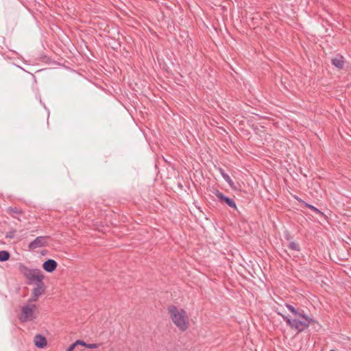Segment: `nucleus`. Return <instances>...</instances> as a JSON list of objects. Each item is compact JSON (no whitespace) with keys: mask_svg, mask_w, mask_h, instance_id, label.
Listing matches in <instances>:
<instances>
[{"mask_svg":"<svg viewBox=\"0 0 351 351\" xmlns=\"http://www.w3.org/2000/svg\"><path fill=\"white\" fill-rule=\"evenodd\" d=\"M276 313L282 316L283 320L291 329L297 330L298 332L304 331L309 326L316 323L315 320L305 314L300 313L295 317H289L279 311H276Z\"/></svg>","mask_w":351,"mask_h":351,"instance_id":"1","label":"nucleus"},{"mask_svg":"<svg viewBox=\"0 0 351 351\" xmlns=\"http://www.w3.org/2000/svg\"><path fill=\"white\" fill-rule=\"evenodd\" d=\"M168 313L174 324L182 331H185L189 327V319L184 309H178L176 306L168 307Z\"/></svg>","mask_w":351,"mask_h":351,"instance_id":"2","label":"nucleus"},{"mask_svg":"<svg viewBox=\"0 0 351 351\" xmlns=\"http://www.w3.org/2000/svg\"><path fill=\"white\" fill-rule=\"evenodd\" d=\"M19 270L25 277L28 285L36 284L45 278L39 269H30L23 263L19 264Z\"/></svg>","mask_w":351,"mask_h":351,"instance_id":"3","label":"nucleus"},{"mask_svg":"<svg viewBox=\"0 0 351 351\" xmlns=\"http://www.w3.org/2000/svg\"><path fill=\"white\" fill-rule=\"evenodd\" d=\"M37 308L36 304H27L22 306L21 312L19 315V319L22 323L34 321L36 319L37 316L35 313V311Z\"/></svg>","mask_w":351,"mask_h":351,"instance_id":"4","label":"nucleus"},{"mask_svg":"<svg viewBox=\"0 0 351 351\" xmlns=\"http://www.w3.org/2000/svg\"><path fill=\"white\" fill-rule=\"evenodd\" d=\"M49 236L38 237L29 244V250H35L38 247L47 246L49 244Z\"/></svg>","mask_w":351,"mask_h":351,"instance_id":"5","label":"nucleus"},{"mask_svg":"<svg viewBox=\"0 0 351 351\" xmlns=\"http://www.w3.org/2000/svg\"><path fill=\"white\" fill-rule=\"evenodd\" d=\"M214 195L216 196V197L218 199L219 202H223L226 204L229 207L237 209V205L235 202L233 200V199L227 197L224 195L221 191L219 190H215L213 192Z\"/></svg>","mask_w":351,"mask_h":351,"instance_id":"6","label":"nucleus"},{"mask_svg":"<svg viewBox=\"0 0 351 351\" xmlns=\"http://www.w3.org/2000/svg\"><path fill=\"white\" fill-rule=\"evenodd\" d=\"M58 267L57 262L53 259H48L43 264V268L49 273L54 271Z\"/></svg>","mask_w":351,"mask_h":351,"instance_id":"7","label":"nucleus"},{"mask_svg":"<svg viewBox=\"0 0 351 351\" xmlns=\"http://www.w3.org/2000/svg\"><path fill=\"white\" fill-rule=\"evenodd\" d=\"M36 286L32 289V292L34 293V297H40L42 294H43L45 291L46 287L43 282L41 280L35 284Z\"/></svg>","mask_w":351,"mask_h":351,"instance_id":"8","label":"nucleus"},{"mask_svg":"<svg viewBox=\"0 0 351 351\" xmlns=\"http://www.w3.org/2000/svg\"><path fill=\"white\" fill-rule=\"evenodd\" d=\"M331 62L335 67L341 69L344 65V58L341 55L337 54L331 59Z\"/></svg>","mask_w":351,"mask_h":351,"instance_id":"9","label":"nucleus"},{"mask_svg":"<svg viewBox=\"0 0 351 351\" xmlns=\"http://www.w3.org/2000/svg\"><path fill=\"white\" fill-rule=\"evenodd\" d=\"M34 343L37 348H43L47 343L46 338L41 335H36L34 337Z\"/></svg>","mask_w":351,"mask_h":351,"instance_id":"10","label":"nucleus"},{"mask_svg":"<svg viewBox=\"0 0 351 351\" xmlns=\"http://www.w3.org/2000/svg\"><path fill=\"white\" fill-rule=\"evenodd\" d=\"M8 213H9L12 217L17 218V215H19L22 213V210L19 209L16 207H9L7 210Z\"/></svg>","mask_w":351,"mask_h":351,"instance_id":"11","label":"nucleus"},{"mask_svg":"<svg viewBox=\"0 0 351 351\" xmlns=\"http://www.w3.org/2000/svg\"><path fill=\"white\" fill-rule=\"evenodd\" d=\"M10 254L6 250L0 251V261L5 262L10 259Z\"/></svg>","mask_w":351,"mask_h":351,"instance_id":"12","label":"nucleus"},{"mask_svg":"<svg viewBox=\"0 0 351 351\" xmlns=\"http://www.w3.org/2000/svg\"><path fill=\"white\" fill-rule=\"evenodd\" d=\"M285 306L292 313L293 317H295V316L298 315V314L301 313L300 312L298 311V310L297 308H295L294 306H293L292 305H291L288 303H286Z\"/></svg>","mask_w":351,"mask_h":351,"instance_id":"13","label":"nucleus"},{"mask_svg":"<svg viewBox=\"0 0 351 351\" xmlns=\"http://www.w3.org/2000/svg\"><path fill=\"white\" fill-rule=\"evenodd\" d=\"M305 207L308 208L309 209H311V210L314 211L315 213L319 214L321 216L324 215V213L321 210H319L318 208H317L316 207H315L313 205H311L308 203H305Z\"/></svg>","mask_w":351,"mask_h":351,"instance_id":"14","label":"nucleus"},{"mask_svg":"<svg viewBox=\"0 0 351 351\" xmlns=\"http://www.w3.org/2000/svg\"><path fill=\"white\" fill-rule=\"evenodd\" d=\"M288 247L289 249L291 250H294V251H300V245L298 243L294 242V241H291L289 243L288 245Z\"/></svg>","mask_w":351,"mask_h":351,"instance_id":"15","label":"nucleus"},{"mask_svg":"<svg viewBox=\"0 0 351 351\" xmlns=\"http://www.w3.org/2000/svg\"><path fill=\"white\" fill-rule=\"evenodd\" d=\"M16 232V230H11V231H10V232L6 233L5 237L7 239H13L15 237Z\"/></svg>","mask_w":351,"mask_h":351,"instance_id":"16","label":"nucleus"},{"mask_svg":"<svg viewBox=\"0 0 351 351\" xmlns=\"http://www.w3.org/2000/svg\"><path fill=\"white\" fill-rule=\"evenodd\" d=\"M219 171L221 173L223 178L225 180V181L229 180L230 176L225 172V171L222 168H219Z\"/></svg>","mask_w":351,"mask_h":351,"instance_id":"17","label":"nucleus"},{"mask_svg":"<svg viewBox=\"0 0 351 351\" xmlns=\"http://www.w3.org/2000/svg\"><path fill=\"white\" fill-rule=\"evenodd\" d=\"M85 347L88 348H91V349H95V348H97L99 347V344L97 343H86V346Z\"/></svg>","mask_w":351,"mask_h":351,"instance_id":"18","label":"nucleus"},{"mask_svg":"<svg viewBox=\"0 0 351 351\" xmlns=\"http://www.w3.org/2000/svg\"><path fill=\"white\" fill-rule=\"evenodd\" d=\"M38 297H34V293H32L30 298L27 301V304H30L38 300Z\"/></svg>","mask_w":351,"mask_h":351,"instance_id":"19","label":"nucleus"},{"mask_svg":"<svg viewBox=\"0 0 351 351\" xmlns=\"http://www.w3.org/2000/svg\"><path fill=\"white\" fill-rule=\"evenodd\" d=\"M226 182H228V184H229V186H230L232 189H235L234 183V182L232 180V179L230 178V177L229 178V180H226Z\"/></svg>","mask_w":351,"mask_h":351,"instance_id":"20","label":"nucleus"},{"mask_svg":"<svg viewBox=\"0 0 351 351\" xmlns=\"http://www.w3.org/2000/svg\"><path fill=\"white\" fill-rule=\"evenodd\" d=\"M74 343H76V346L80 344V345H82L84 346H86V343L82 340H77Z\"/></svg>","mask_w":351,"mask_h":351,"instance_id":"21","label":"nucleus"},{"mask_svg":"<svg viewBox=\"0 0 351 351\" xmlns=\"http://www.w3.org/2000/svg\"><path fill=\"white\" fill-rule=\"evenodd\" d=\"M76 346V343H73L72 345H71L68 349H67V351H73L74 348H75Z\"/></svg>","mask_w":351,"mask_h":351,"instance_id":"22","label":"nucleus"},{"mask_svg":"<svg viewBox=\"0 0 351 351\" xmlns=\"http://www.w3.org/2000/svg\"><path fill=\"white\" fill-rule=\"evenodd\" d=\"M330 351H335V350H333V349H332V350H330Z\"/></svg>","mask_w":351,"mask_h":351,"instance_id":"23","label":"nucleus"}]
</instances>
